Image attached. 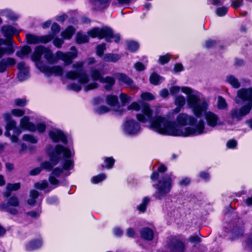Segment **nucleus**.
I'll list each match as a JSON object with an SVG mask.
<instances>
[{
	"label": "nucleus",
	"mask_w": 252,
	"mask_h": 252,
	"mask_svg": "<svg viewBox=\"0 0 252 252\" xmlns=\"http://www.w3.org/2000/svg\"><path fill=\"white\" fill-rule=\"evenodd\" d=\"M150 120V128L162 134L183 136L198 135L202 133L204 128V124L202 121L199 122L195 128L188 127L183 129L174 123L161 116H156Z\"/></svg>",
	"instance_id": "1"
},
{
	"label": "nucleus",
	"mask_w": 252,
	"mask_h": 252,
	"mask_svg": "<svg viewBox=\"0 0 252 252\" xmlns=\"http://www.w3.org/2000/svg\"><path fill=\"white\" fill-rule=\"evenodd\" d=\"M238 97L243 101H247L248 104L241 109H232L229 115L232 119L240 121L243 117L248 114L252 108V87L249 89H242L238 91Z\"/></svg>",
	"instance_id": "2"
},
{
	"label": "nucleus",
	"mask_w": 252,
	"mask_h": 252,
	"mask_svg": "<svg viewBox=\"0 0 252 252\" xmlns=\"http://www.w3.org/2000/svg\"><path fill=\"white\" fill-rule=\"evenodd\" d=\"M1 32L6 39L0 38V59L4 55H10L14 52L12 36L16 32V29L11 26H3Z\"/></svg>",
	"instance_id": "3"
},
{
	"label": "nucleus",
	"mask_w": 252,
	"mask_h": 252,
	"mask_svg": "<svg viewBox=\"0 0 252 252\" xmlns=\"http://www.w3.org/2000/svg\"><path fill=\"white\" fill-rule=\"evenodd\" d=\"M63 154L64 158H69L71 157V151L67 148L61 145H57L55 147V152L50 155L52 163L49 161L43 162L40 167L41 169L50 171L54 165L57 164L61 159V154Z\"/></svg>",
	"instance_id": "4"
},
{
	"label": "nucleus",
	"mask_w": 252,
	"mask_h": 252,
	"mask_svg": "<svg viewBox=\"0 0 252 252\" xmlns=\"http://www.w3.org/2000/svg\"><path fill=\"white\" fill-rule=\"evenodd\" d=\"M83 62H78L72 65L73 68H76L75 70H70L66 74V77L70 80H78L80 84H86L89 81V77L87 74L82 69L84 65Z\"/></svg>",
	"instance_id": "5"
},
{
	"label": "nucleus",
	"mask_w": 252,
	"mask_h": 252,
	"mask_svg": "<svg viewBox=\"0 0 252 252\" xmlns=\"http://www.w3.org/2000/svg\"><path fill=\"white\" fill-rule=\"evenodd\" d=\"M172 185V180L170 175H165L161 178L157 184L154 185L157 189L154 194L155 197L158 199H161L170 192Z\"/></svg>",
	"instance_id": "6"
},
{
	"label": "nucleus",
	"mask_w": 252,
	"mask_h": 252,
	"mask_svg": "<svg viewBox=\"0 0 252 252\" xmlns=\"http://www.w3.org/2000/svg\"><path fill=\"white\" fill-rule=\"evenodd\" d=\"M128 110H134L138 111L141 109L142 113L136 115L137 120L142 123H146L151 119L153 111L148 104L141 103L140 105L138 103L134 102L127 107Z\"/></svg>",
	"instance_id": "7"
},
{
	"label": "nucleus",
	"mask_w": 252,
	"mask_h": 252,
	"mask_svg": "<svg viewBox=\"0 0 252 252\" xmlns=\"http://www.w3.org/2000/svg\"><path fill=\"white\" fill-rule=\"evenodd\" d=\"M43 55L44 58L50 63H54L57 61V59L54 56L51 51L42 46H37L34 50L31 56L32 60L36 63L40 62L41 56Z\"/></svg>",
	"instance_id": "8"
},
{
	"label": "nucleus",
	"mask_w": 252,
	"mask_h": 252,
	"mask_svg": "<svg viewBox=\"0 0 252 252\" xmlns=\"http://www.w3.org/2000/svg\"><path fill=\"white\" fill-rule=\"evenodd\" d=\"M187 100L193 113L198 117H200L202 113L206 111L208 109V104L205 101L200 102L199 97L195 94L189 95Z\"/></svg>",
	"instance_id": "9"
},
{
	"label": "nucleus",
	"mask_w": 252,
	"mask_h": 252,
	"mask_svg": "<svg viewBox=\"0 0 252 252\" xmlns=\"http://www.w3.org/2000/svg\"><path fill=\"white\" fill-rule=\"evenodd\" d=\"M88 34L93 38L97 37L99 38H102L106 37L108 41H110L112 38H114V40L116 42L120 40L119 36L114 35L111 29L107 27L102 29L94 28L88 32Z\"/></svg>",
	"instance_id": "10"
},
{
	"label": "nucleus",
	"mask_w": 252,
	"mask_h": 252,
	"mask_svg": "<svg viewBox=\"0 0 252 252\" xmlns=\"http://www.w3.org/2000/svg\"><path fill=\"white\" fill-rule=\"evenodd\" d=\"M71 52L63 53L61 51L56 52L57 58L64 62L65 65H69L72 63V60L77 56V52L74 47L71 48Z\"/></svg>",
	"instance_id": "11"
},
{
	"label": "nucleus",
	"mask_w": 252,
	"mask_h": 252,
	"mask_svg": "<svg viewBox=\"0 0 252 252\" xmlns=\"http://www.w3.org/2000/svg\"><path fill=\"white\" fill-rule=\"evenodd\" d=\"M6 203L1 204L0 207L5 209L7 212L11 214L15 215L18 213V211L15 208H11L10 207H16L19 205V200L17 196L13 195L7 197Z\"/></svg>",
	"instance_id": "12"
},
{
	"label": "nucleus",
	"mask_w": 252,
	"mask_h": 252,
	"mask_svg": "<svg viewBox=\"0 0 252 252\" xmlns=\"http://www.w3.org/2000/svg\"><path fill=\"white\" fill-rule=\"evenodd\" d=\"M90 74L94 82L86 85L84 87V90L86 92L97 88L98 87V84L95 81L98 80L101 82V79L103 78L102 76V74L101 73V71L99 69L92 68Z\"/></svg>",
	"instance_id": "13"
},
{
	"label": "nucleus",
	"mask_w": 252,
	"mask_h": 252,
	"mask_svg": "<svg viewBox=\"0 0 252 252\" xmlns=\"http://www.w3.org/2000/svg\"><path fill=\"white\" fill-rule=\"evenodd\" d=\"M27 42L31 44H36L40 43H47L52 40L53 36L51 35H46L43 36H37L32 34H27Z\"/></svg>",
	"instance_id": "14"
},
{
	"label": "nucleus",
	"mask_w": 252,
	"mask_h": 252,
	"mask_svg": "<svg viewBox=\"0 0 252 252\" xmlns=\"http://www.w3.org/2000/svg\"><path fill=\"white\" fill-rule=\"evenodd\" d=\"M37 67L42 72L46 73H54L56 75L61 76L63 74V68L59 66H54L52 67H48L45 66L41 62L36 63Z\"/></svg>",
	"instance_id": "15"
},
{
	"label": "nucleus",
	"mask_w": 252,
	"mask_h": 252,
	"mask_svg": "<svg viewBox=\"0 0 252 252\" xmlns=\"http://www.w3.org/2000/svg\"><path fill=\"white\" fill-rule=\"evenodd\" d=\"M170 252H184L185 246L182 242L176 237H171L168 242Z\"/></svg>",
	"instance_id": "16"
},
{
	"label": "nucleus",
	"mask_w": 252,
	"mask_h": 252,
	"mask_svg": "<svg viewBox=\"0 0 252 252\" xmlns=\"http://www.w3.org/2000/svg\"><path fill=\"white\" fill-rule=\"evenodd\" d=\"M140 126L133 120H126L124 124V131L129 134H135L140 130Z\"/></svg>",
	"instance_id": "17"
},
{
	"label": "nucleus",
	"mask_w": 252,
	"mask_h": 252,
	"mask_svg": "<svg viewBox=\"0 0 252 252\" xmlns=\"http://www.w3.org/2000/svg\"><path fill=\"white\" fill-rule=\"evenodd\" d=\"M176 121L178 124L180 126L179 127L184 129L186 128H183L181 126L187 125H192L195 122V119L185 113H181L178 115Z\"/></svg>",
	"instance_id": "18"
},
{
	"label": "nucleus",
	"mask_w": 252,
	"mask_h": 252,
	"mask_svg": "<svg viewBox=\"0 0 252 252\" xmlns=\"http://www.w3.org/2000/svg\"><path fill=\"white\" fill-rule=\"evenodd\" d=\"M204 113L205 119L208 126L214 127L217 125H221L219 117L217 114L211 111H205Z\"/></svg>",
	"instance_id": "19"
},
{
	"label": "nucleus",
	"mask_w": 252,
	"mask_h": 252,
	"mask_svg": "<svg viewBox=\"0 0 252 252\" xmlns=\"http://www.w3.org/2000/svg\"><path fill=\"white\" fill-rule=\"evenodd\" d=\"M50 137L55 142H57L59 141H62L63 143L66 144L67 143V139L62 132V131L58 129H53L49 132Z\"/></svg>",
	"instance_id": "20"
},
{
	"label": "nucleus",
	"mask_w": 252,
	"mask_h": 252,
	"mask_svg": "<svg viewBox=\"0 0 252 252\" xmlns=\"http://www.w3.org/2000/svg\"><path fill=\"white\" fill-rule=\"evenodd\" d=\"M5 128L6 131L4 134L6 136H11L9 132L11 130H13V132L17 135H19L21 133V130L16 126V122L13 120H10L7 121Z\"/></svg>",
	"instance_id": "21"
},
{
	"label": "nucleus",
	"mask_w": 252,
	"mask_h": 252,
	"mask_svg": "<svg viewBox=\"0 0 252 252\" xmlns=\"http://www.w3.org/2000/svg\"><path fill=\"white\" fill-rule=\"evenodd\" d=\"M115 76L119 81L126 84L131 88L134 89L135 88L133 80L126 74L118 73L115 74Z\"/></svg>",
	"instance_id": "22"
},
{
	"label": "nucleus",
	"mask_w": 252,
	"mask_h": 252,
	"mask_svg": "<svg viewBox=\"0 0 252 252\" xmlns=\"http://www.w3.org/2000/svg\"><path fill=\"white\" fill-rule=\"evenodd\" d=\"M20 126L22 128L30 131H35L36 130L34 125L30 122L29 118L27 116H24L20 121Z\"/></svg>",
	"instance_id": "23"
},
{
	"label": "nucleus",
	"mask_w": 252,
	"mask_h": 252,
	"mask_svg": "<svg viewBox=\"0 0 252 252\" xmlns=\"http://www.w3.org/2000/svg\"><path fill=\"white\" fill-rule=\"evenodd\" d=\"M101 83L105 84L104 88L106 90L111 91L115 83V80L112 77L106 76L101 79Z\"/></svg>",
	"instance_id": "24"
},
{
	"label": "nucleus",
	"mask_w": 252,
	"mask_h": 252,
	"mask_svg": "<svg viewBox=\"0 0 252 252\" xmlns=\"http://www.w3.org/2000/svg\"><path fill=\"white\" fill-rule=\"evenodd\" d=\"M20 183L7 184L6 187V191L3 192V195L4 197H8L11 195L12 191H16L20 188Z\"/></svg>",
	"instance_id": "25"
},
{
	"label": "nucleus",
	"mask_w": 252,
	"mask_h": 252,
	"mask_svg": "<svg viewBox=\"0 0 252 252\" xmlns=\"http://www.w3.org/2000/svg\"><path fill=\"white\" fill-rule=\"evenodd\" d=\"M141 237L147 240H152L154 238V232L153 230L148 228L144 227L140 231Z\"/></svg>",
	"instance_id": "26"
},
{
	"label": "nucleus",
	"mask_w": 252,
	"mask_h": 252,
	"mask_svg": "<svg viewBox=\"0 0 252 252\" xmlns=\"http://www.w3.org/2000/svg\"><path fill=\"white\" fill-rule=\"evenodd\" d=\"M39 193L36 190L32 189L30 192V198L28 200L27 202L30 205H34L36 202V199L38 197Z\"/></svg>",
	"instance_id": "27"
},
{
	"label": "nucleus",
	"mask_w": 252,
	"mask_h": 252,
	"mask_svg": "<svg viewBox=\"0 0 252 252\" xmlns=\"http://www.w3.org/2000/svg\"><path fill=\"white\" fill-rule=\"evenodd\" d=\"M32 51L30 47L28 46H25L22 49L16 52V55L21 58V59L24 58L27 56Z\"/></svg>",
	"instance_id": "28"
},
{
	"label": "nucleus",
	"mask_w": 252,
	"mask_h": 252,
	"mask_svg": "<svg viewBox=\"0 0 252 252\" xmlns=\"http://www.w3.org/2000/svg\"><path fill=\"white\" fill-rule=\"evenodd\" d=\"M121 57L118 54H106L103 57V60L105 62H116L118 61Z\"/></svg>",
	"instance_id": "29"
},
{
	"label": "nucleus",
	"mask_w": 252,
	"mask_h": 252,
	"mask_svg": "<svg viewBox=\"0 0 252 252\" xmlns=\"http://www.w3.org/2000/svg\"><path fill=\"white\" fill-rule=\"evenodd\" d=\"M226 81L235 88H238L240 87V83L238 79L233 75L228 76L226 78Z\"/></svg>",
	"instance_id": "30"
},
{
	"label": "nucleus",
	"mask_w": 252,
	"mask_h": 252,
	"mask_svg": "<svg viewBox=\"0 0 252 252\" xmlns=\"http://www.w3.org/2000/svg\"><path fill=\"white\" fill-rule=\"evenodd\" d=\"M42 245V242L40 240L32 241L27 246V249L29 251L35 250L40 247Z\"/></svg>",
	"instance_id": "31"
},
{
	"label": "nucleus",
	"mask_w": 252,
	"mask_h": 252,
	"mask_svg": "<svg viewBox=\"0 0 252 252\" xmlns=\"http://www.w3.org/2000/svg\"><path fill=\"white\" fill-rule=\"evenodd\" d=\"M74 29L71 27H68L66 30L62 32V35L64 39H70L74 33Z\"/></svg>",
	"instance_id": "32"
},
{
	"label": "nucleus",
	"mask_w": 252,
	"mask_h": 252,
	"mask_svg": "<svg viewBox=\"0 0 252 252\" xmlns=\"http://www.w3.org/2000/svg\"><path fill=\"white\" fill-rule=\"evenodd\" d=\"M106 100L107 103L111 106H116L118 104V99L116 95H108Z\"/></svg>",
	"instance_id": "33"
},
{
	"label": "nucleus",
	"mask_w": 252,
	"mask_h": 252,
	"mask_svg": "<svg viewBox=\"0 0 252 252\" xmlns=\"http://www.w3.org/2000/svg\"><path fill=\"white\" fill-rule=\"evenodd\" d=\"M89 38L87 35L78 33L76 36V41L78 43L81 44L88 42Z\"/></svg>",
	"instance_id": "34"
},
{
	"label": "nucleus",
	"mask_w": 252,
	"mask_h": 252,
	"mask_svg": "<svg viewBox=\"0 0 252 252\" xmlns=\"http://www.w3.org/2000/svg\"><path fill=\"white\" fill-rule=\"evenodd\" d=\"M48 186V183L47 181L43 180L40 182H36L34 183V187L37 189L43 190L47 188Z\"/></svg>",
	"instance_id": "35"
},
{
	"label": "nucleus",
	"mask_w": 252,
	"mask_h": 252,
	"mask_svg": "<svg viewBox=\"0 0 252 252\" xmlns=\"http://www.w3.org/2000/svg\"><path fill=\"white\" fill-rule=\"evenodd\" d=\"M150 201V198L148 197H145L143 201V202L138 206L137 208L138 210L142 212H144L146 210V206Z\"/></svg>",
	"instance_id": "36"
},
{
	"label": "nucleus",
	"mask_w": 252,
	"mask_h": 252,
	"mask_svg": "<svg viewBox=\"0 0 252 252\" xmlns=\"http://www.w3.org/2000/svg\"><path fill=\"white\" fill-rule=\"evenodd\" d=\"M186 102L185 98L182 95H179L176 97L175 100V104L177 106L183 107Z\"/></svg>",
	"instance_id": "37"
},
{
	"label": "nucleus",
	"mask_w": 252,
	"mask_h": 252,
	"mask_svg": "<svg viewBox=\"0 0 252 252\" xmlns=\"http://www.w3.org/2000/svg\"><path fill=\"white\" fill-rule=\"evenodd\" d=\"M218 107L220 109H224L227 107V104L225 99L221 96H219Z\"/></svg>",
	"instance_id": "38"
},
{
	"label": "nucleus",
	"mask_w": 252,
	"mask_h": 252,
	"mask_svg": "<svg viewBox=\"0 0 252 252\" xmlns=\"http://www.w3.org/2000/svg\"><path fill=\"white\" fill-rule=\"evenodd\" d=\"M28 74L29 69L20 71L18 74V78L20 81H22L26 79Z\"/></svg>",
	"instance_id": "39"
},
{
	"label": "nucleus",
	"mask_w": 252,
	"mask_h": 252,
	"mask_svg": "<svg viewBox=\"0 0 252 252\" xmlns=\"http://www.w3.org/2000/svg\"><path fill=\"white\" fill-rule=\"evenodd\" d=\"M120 98L123 105H125L131 101L130 97L126 94L122 93L120 95Z\"/></svg>",
	"instance_id": "40"
},
{
	"label": "nucleus",
	"mask_w": 252,
	"mask_h": 252,
	"mask_svg": "<svg viewBox=\"0 0 252 252\" xmlns=\"http://www.w3.org/2000/svg\"><path fill=\"white\" fill-rule=\"evenodd\" d=\"M106 178V175L105 174H100L97 176L94 177L92 181L94 183H98L101 182Z\"/></svg>",
	"instance_id": "41"
},
{
	"label": "nucleus",
	"mask_w": 252,
	"mask_h": 252,
	"mask_svg": "<svg viewBox=\"0 0 252 252\" xmlns=\"http://www.w3.org/2000/svg\"><path fill=\"white\" fill-rule=\"evenodd\" d=\"M23 139L26 141H29L32 143H36L37 142V139L33 136L25 134L23 136Z\"/></svg>",
	"instance_id": "42"
},
{
	"label": "nucleus",
	"mask_w": 252,
	"mask_h": 252,
	"mask_svg": "<svg viewBox=\"0 0 252 252\" xmlns=\"http://www.w3.org/2000/svg\"><path fill=\"white\" fill-rule=\"evenodd\" d=\"M160 76L156 73H153L150 78V82L154 85H157L158 83Z\"/></svg>",
	"instance_id": "43"
},
{
	"label": "nucleus",
	"mask_w": 252,
	"mask_h": 252,
	"mask_svg": "<svg viewBox=\"0 0 252 252\" xmlns=\"http://www.w3.org/2000/svg\"><path fill=\"white\" fill-rule=\"evenodd\" d=\"M128 48L132 52H134L139 48L138 44L134 41H130L128 43Z\"/></svg>",
	"instance_id": "44"
},
{
	"label": "nucleus",
	"mask_w": 252,
	"mask_h": 252,
	"mask_svg": "<svg viewBox=\"0 0 252 252\" xmlns=\"http://www.w3.org/2000/svg\"><path fill=\"white\" fill-rule=\"evenodd\" d=\"M106 49V45L102 43L98 45L96 47V54L99 56H101L103 53L104 51Z\"/></svg>",
	"instance_id": "45"
},
{
	"label": "nucleus",
	"mask_w": 252,
	"mask_h": 252,
	"mask_svg": "<svg viewBox=\"0 0 252 252\" xmlns=\"http://www.w3.org/2000/svg\"><path fill=\"white\" fill-rule=\"evenodd\" d=\"M67 88L68 90H73L76 92H79L81 90V87L80 85L76 83H72L67 85Z\"/></svg>",
	"instance_id": "46"
},
{
	"label": "nucleus",
	"mask_w": 252,
	"mask_h": 252,
	"mask_svg": "<svg viewBox=\"0 0 252 252\" xmlns=\"http://www.w3.org/2000/svg\"><path fill=\"white\" fill-rule=\"evenodd\" d=\"M141 98L145 100H151L155 98L154 96L149 93H144L141 95Z\"/></svg>",
	"instance_id": "47"
},
{
	"label": "nucleus",
	"mask_w": 252,
	"mask_h": 252,
	"mask_svg": "<svg viewBox=\"0 0 252 252\" xmlns=\"http://www.w3.org/2000/svg\"><path fill=\"white\" fill-rule=\"evenodd\" d=\"M110 0H91L94 5L103 7V5L106 4Z\"/></svg>",
	"instance_id": "48"
},
{
	"label": "nucleus",
	"mask_w": 252,
	"mask_h": 252,
	"mask_svg": "<svg viewBox=\"0 0 252 252\" xmlns=\"http://www.w3.org/2000/svg\"><path fill=\"white\" fill-rule=\"evenodd\" d=\"M227 12V8L225 7H221L216 9V13L219 16L224 15Z\"/></svg>",
	"instance_id": "49"
},
{
	"label": "nucleus",
	"mask_w": 252,
	"mask_h": 252,
	"mask_svg": "<svg viewBox=\"0 0 252 252\" xmlns=\"http://www.w3.org/2000/svg\"><path fill=\"white\" fill-rule=\"evenodd\" d=\"M109 109L105 106H100L95 109V111L99 114H102L108 112Z\"/></svg>",
	"instance_id": "50"
},
{
	"label": "nucleus",
	"mask_w": 252,
	"mask_h": 252,
	"mask_svg": "<svg viewBox=\"0 0 252 252\" xmlns=\"http://www.w3.org/2000/svg\"><path fill=\"white\" fill-rule=\"evenodd\" d=\"M73 162L71 160H66L63 165L64 170H69L73 167Z\"/></svg>",
	"instance_id": "51"
},
{
	"label": "nucleus",
	"mask_w": 252,
	"mask_h": 252,
	"mask_svg": "<svg viewBox=\"0 0 252 252\" xmlns=\"http://www.w3.org/2000/svg\"><path fill=\"white\" fill-rule=\"evenodd\" d=\"M105 162L106 164V167L107 168H111L114 163L115 160L112 158H106L105 159Z\"/></svg>",
	"instance_id": "52"
},
{
	"label": "nucleus",
	"mask_w": 252,
	"mask_h": 252,
	"mask_svg": "<svg viewBox=\"0 0 252 252\" xmlns=\"http://www.w3.org/2000/svg\"><path fill=\"white\" fill-rule=\"evenodd\" d=\"M12 114L16 117H21L25 114V111L20 109H15L11 111Z\"/></svg>",
	"instance_id": "53"
},
{
	"label": "nucleus",
	"mask_w": 252,
	"mask_h": 252,
	"mask_svg": "<svg viewBox=\"0 0 252 252\" xmlns=\"http://www.w3.org/2000/svg\"><path fill=\"white\" fill-rule=\"evenodd\" d=\"M3 60L7 66L8 65H13L16 63L15 60L12 58H7L5 59H3Z\"/></svg>",
	"instance_id": "54"
},
{
	"label": "nucleus",
	"mask_w": 252,
	"mask_h": 252,
	"mask_svg": "<svg viewBox=\"0 0 252 252\" xmlns=\"http://www.w3.org/2000/svg\"><path fill=\"white\" fill-rule=\"evenodd\" d=\"M14 102L17 106L21 107L24 106L27 103V101L25 99H16Z\"/></svg>",
	"instance_id": "55"
},
{
	"label": "nucleus",
	"mask_w": 252,
	"mask_h": 252,
	"mask_svg": "<svg viewBox=\"0 0 252 252\" xmlns=\"http://www.w3.org/2000/svg\"><path fill=\"white\" fill-rule=\"evenodd\" d=\"M169 60L170 57L168 55L161 56L159 59V62L162 64L167 63Z\"/></svg>",
	"instance_id": "56"
},
{
	"label": "nucleus",
	"mask_w": 252,
	"mask_h": 252,
	"mask_svg": "<svg viewBox=\"0 0 252 252\" xmlns=\"http://www.w3.org/2000/svg\"><path fill=\"white\" fill-rule=\"evenodd\" d=\"M63 173V170L60 168H56L54 169L50 175L54 177H58Z\"/></svg>",
	"instance_id": "57"
},
{
	"label": "nucleus",
	"mask_w": 252,
	"mask_h": 252,
	"mask_svg": "<svg viewBox=\"0 0 252 252\" xmlns=\"http://www.w3.org/2000/svg\"><path fill=\"white\" fill-rule=\"evenodd\" d=\"M63 43V40L60 38H57L53 40L54 45L59 48L61 47Z\"/></svg>",
	"instance_id": "58"
},
{
	"label": "nucleus",
	"mask_w": 252,
	"mask_h": 252,
	"mask_svg": "<svg viewBox=\"0 0 252 252\" xmlns=\"http://www.w3.org/2000/svg\"><path fill=\"white\" fill-rule=\"evenodd\" d=\"M57 177L50 175L49 178V181L51 184L58 186L59 184V181L56 179Z\"/></svg>",
	"instance_id": "59"
},
{
	"label": "nucleus",
	"mask_w": 252,
	"mask_h": 252,
	"mask_svg": "<svg viewBox=\"0 0 252 252\" xmlns=\"http://www.w3.org/2000/svg\"><path fill=\"white\" fill-rule=\"evenodd\" d=\"M51 30L53 33L55 34L58 32H59L60 31V27L58 24L57 23H54L53 24L51 27Z\"/></svg>",
	"instance_id": "60"
},
{
	"label": "nucleus",
	"mask_w": 252,
	"mask_h": 252,
	"mask_svg": "<svg viewBox=\"0 0 252 252\" xmlns=\"http://www.w3.org/2000/svg\"><path fill=\"white\" fill-rule=\"evenodd\" d=\"M226 145L228 148H234L237 145V142L234 139H231L227 142Z\"/></svg>",
	"instance_id": "61"
},
{
	"label": "nucleus",
	"mask_w": 252,
	"mask_h": 252,
	"mask_svg": "<svg viewBox=\"0 0 252 252\" xmlns=\"http://www.w3.org/2000/svg\"><path fill=\"white\" fill-rule=\"evenodd\" d=\"M41 170L42 169L41 167L35 168L34 169H33L30 171V175L32 176L38 175L40 173Z\"/></svg>",
	"instance_id": "62"
},
{
	"label": "nucleus",
	"mask_w": 252,
	"mask_h": 252,
	"mask_svg": "<svg viewBox=\"0 0 252 252\" xmlns=\"http://www.w3.org/2000/svg\"><path fill=\"white\" fill-rule=\"evenodd\" d=\"M134 67L137 71H143L145 69V66L140 62H137L134 64Z\"/></svg>",
	"instance_id": "63"
},
{
	"label": "nucleus",
	"mask_w": 252,
	"mask_h": 252,
	"mask_svg": "<svg viewBox=\"0 0 252 252\" xmlns=\"http://www.w3.org/2000/svg\"><path fill=\"white\" fill-rule=\"evenodd\" d=\"M35 128L38 132H43L45 129L46 126L44 124H39Z\"/></svg>",
	"instance_id": "64"
}]
</instances>
